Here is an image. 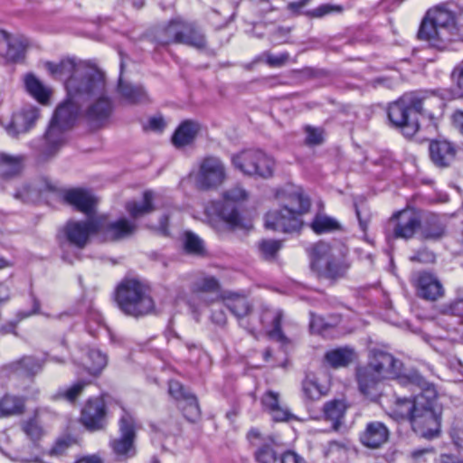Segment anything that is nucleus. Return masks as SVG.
Masks as SVG:
<instances>
[{
	"label": "nucleus",
	"instance_id": "45",
	"mask_svg": "<svg viewBox=\"0 0 463 463\" xmlns=\"http://www.w3.org/2000/svg\"><path fill=\"white\" fill-rule=\"evenodd\" d=\"M282 247V243L278 240H262L258 244L259 252L262 259L265 260H274L277 258L278 252Z\"/></svg>",
	"mask_w": 463,
	"mask_h": 463
},
{
	"label": "nucleus",
	"instance_id": "47",
	"mask_svg": "<svg viewBox=\"0 0 463 463\" xmlns=\"http://www.w3.org/2000/svg\"><path fill=\"white\" fill-rule=\"evenodd\" d=\"M311 228L316 233L321 234L337 230L339 223L335 219L329 216L317 215L311 223Z\"/></svg>",
	"mask_w": 463,
	"mask_h": 463
},
{
	"label": "nucleus",
	"instance_id": "54",
	"mask_svg": "<svg viewBox=\"0 0 463 463\" xmlns=\"http://www.w3.org/2000/svg\"><path fill=\"white\" fill-rule=\"evenodd\" d=\"M87 385L84 382H78L67 390L59 392L56 396L64 398L70 402H73L80 395L84 387Z\"/></svg>",
	"mask_w": 463,
	"mask_h": 463
},
{
	"label": "nucleus",
	"instance_id": "37",
	"mask_svg": "<svg viewBox=\"0 0 463 463\" xmlns=\"http://www.w3.org/2000/svg\"><path fill=\"white\" fill-rule=\"evenodd\" d=\"M180 44L203 50L206 47L207 41L204 33L198 26L194 23L185 21Z\"/></svg>",
	"mask_w": 463,
	"mask_h": 463
},
{
	"label": "nucleus",
	"instance_id": "62",
	"mask_svg": "<svg viewBox=\"0 0 463 463\" xmlns=\"http://www.w3.org/2000/svg\"><path fill=\"white\" fill-rule=\"evenodd\" d=\"M281 463H307L301 456L294 451H287L281 457Z\"/></svg>",
	"mask_w": 463,
	"mask_h": 463
},
{
	"label": "nucleus",
	"instance_id": "33",
	"mask_svg": "<svg viewBox=\"0 0 463 463\" xmlns=\"http://www.w3.org/2000/svg\"><path fill=\"white\" fill-rule=\"evenodd\" d=\"M199 130L200 126L197 122L184 120L175 129L172 137L173 145L178 148L190 145L195 139Z\"/></svg>",
	"mask_w": 463,
	"mask_h": 463
},
{
	"label": "nucleus",
	"instance_id": "46",
	"mask_svg": "<svg viewBox=\"0 0 463 463\" xmlns=\"http://www.w3.org/2000/svg\"><path fill=\"white\" fill-rule=\"evenodd\" d=\"M87 356L89 363H85V366L91 374L99 373L107 364V356L99 350L91 349Z\"/></svg>",
	"mask_w": 463,
	"mask_h": 463
},
{
	"label": "nucleus",
	"instance_id": "35",
	"mask_svg": "<svg viewBox=\"0 0 463 463\" xmlns=\"http://www.w3.org/2000/svg\"><path fill=\"white\" fill-rule=\"evenodd\" d=\"M25 402L26 399L23 396L5 394L0 400V419L24 414Z\"/></svg>",
	"mask_w": 463,
	"mask_h": 463
},
{
	"label": "nucleus",
	"instance_id": "41",
	"mask_svg": "<svg viewBox=\"0 0 463 463\" xmlns=\"http://www.w3.org/2000/svg\"><path fill=\"white\" fill-rule=\"evenodd\" d=\"M345 410V402L340 400L330 401L324 405L325 419L332 422L334 430H338Z\"/></svg>",
	"mask_w": 463,
	"mask_h": 463
},
{
	"label": "nucleus",
	"instance_id": "57",
	"mask_svg": "<svg viewBox=\"0 0 463 463\" xmlns=\"http://www.w3.org/2000/svg\"><path fill=\"white\" fill-rule=\"evenodd\" d=\"M169 393L176 400H185V396L187 394H191L189 392L185 391L183 385L177 381H170L169 382Z\"/></svg>",
	"mask_w": 463,
	"mask_h": 463
},
{
	"label": "nucleus",
	"instance_id": "51",
	"mask_svg": "<svg viewBox=\"0 0 463 463\" xmlns=\"http://www.w3.org/2000/svg\"><path fill=\"white\" fill-rule=\"evenodd\" d=\"M344 8L342 5L324 4L312 10L307 11L305 15L309 18H323L333 13L341 14Z\"/></svg>",
	"mask_w": 463,
	"mask_h": 463
},
{
	"label": "nucleus",
	"instance_id": "59",
	"mask_svg": "<svg viewBox=\"0 0 463 463\" xmlns=\"http://www.w3.org/2000/svg\"><path fill=\"white\" fill-rule=\"evenodd\" d=\"M306 142L308 145H318L322 142V133L318 128L307 126L306 128Z\"/></svg>",
	"mask_w": 463,
	"mask_h": 463
},
{
	"label": "nucleus",
	"instance_id": "30",
	"mask_svg": "<svg viewBox=\"0 0 463 463\" xmlns=\"http://www.w3.org/2000/svg\"><path fill=\"white\" fill-rule=\"evenodd\" d=\"M426 14L438 28L448 35V39L453 34L456 30V18L453 12L442 6H438L429 10Z\"/></svg>",
	"mask_w": 463,
	"mask_h": 463
},
{
	"label": "nucleus",
	"instance_id": "7",
	"mask_svg": "<svg viewBox=\"0 0 463 463\" xmlns=\"http://www.w3.org/2000/svg\"><path fill=\"white\" fill-rule=\"evenodd\" d=\"M119 437L109 441V447L119 461H125L133 458L136 453V430L137 423L134 416L128 411L122 410L118 420Z\"/></svg>",
	"mask_w": 463,
	"mask_h": 463
},
{
	"label": "nucleus",
	"instance_id": "39",
	"mask_svg": "<svg viewBox=\"0 0 463 463\" xmlns=\"http://www.w3.org/2000/svg\"><path fill=\"white\" fill-rule=\"evenodd\" d=\"M270 317L271 318V326L272 329L269 331V335L271 339H274L281 344H288L289 341L288 337L284 335L281 328V322L283 319V311L280 309L276 310H268L261 317V322L265 323Z\"/></svg>",
	"mask_w": 463,
	"mask_h": 463
},
{
	"label": "nucleus",
	"instance_id": "1",
	"mask_svg": "<svg viewBox=\"0 0 463 463\" xmlns=\"http://www.w3.org/2000/svg\"><path fill=\"white\" fill-rule=\"evenodd\" d=\"M401 385L418 388L420 392L411 398H397L391 408V416L407 420L413 432L425 439H434L441 432V407L437 392L419 373L410 372L397 379Z\"/></svg>",
	"mask_w": 463,
	"mask_h": 463
},
{
	"label": "nucleus",
	"instance_id": "34",
	"mask_svg": "<svg viewBox=\"0 0 463 463\" xmlns=\"http://www.w3.org/2000/svg\"><path fill=\"white\" fill-rule=\"evenodd\" d=\"M418 38L429 42L433 46H437L439 42L449 40L448 35L438 28L433 21L429 19L427 14L420 24Z\"/></svg>",
	"mask_w": 463,
	"mask_h": 463
},
{
	"label": "nucleus",
	"instance_id": "60",
	"mask_svg": "<svg viewBox=\"0 0 463 463\" xmlns=\"http://www.w3.org/2000/svg\"><path fill=\"white\" fill-rule=\"evenodd\" d=\"M311 0H299L296 2H290L287 5V9L293 15H301L304 14L307 11H303V9L309 4Z\"/></svg>",
	"mask_w": 463,
	"mask_h": 463
},
{
	"label": "nucleus",
	"instance_id": "44",
	"mask_svg": "<svg viewBox=\"0 0 463 463\" xmlns=\"http://www.w3.org/2000/svg\"><path fill=\"white\" fill-rule=\"evenodd\" d=\"M227 308L238 318H241L249 314L250 306L245 297L232 295L225 302Z\"/></svg>",
	"mask_w": 463,
	"mask_h": 463
},
{
	"label": "nucleus",
	"instance_id": "58",
	"mask_svg": "<svg viewBox=\"0 0 463 463\" xmlns=\"http://www.w3.org/2000/svg\"><path fill=\"white\" fill-rule=\"evenodd\" d=\"M71 446V441L67 439H58L53 447L49 450L50 456L60 457L65 454Z\"/></svg>",
	"mask_w": 463,
	"mask_h": 463
},
{
	"label": "nucleus",
	"instance_id": "38",
	"mask_svg": "<svg viewBox=\"0 0 463 463\" xmlns=\"http://www.w3.org/2000/svg\"><path fill=\"white\" fill-rule=\"evenodd\" d=\"M153 201L154 193L152 191H146L143 194L142 202H128L126 203V210L130 217L136 220L152 213L155 210Z\"/></svg>",
	"mask_w": 463,
	"mask_h": 463
},
{
	"label": "nucleus",
	"instance_id": "16",
	"mask_svg": "<svg viewBox=\"0 0 463 463\" xmlns=\"http://www.w3.org/2000/svg\"><path fill=\"white\" fill-rule=\"evenodd\" d=\"M409 98L411 99V107H412L415 116L420 114L432 118L438 112H440L444 107L442 98L433 91L419 90L411 92L409 93Z\"/></svg>",
	"mask_w": 463,
	"mask_h": 463
},
{
	"label": "nucleus",
	"instance_id": "40",
	"mask_svg": "<svg viewBox=\"0 0 463 463\" xmlns=\"http://www.w3.org/2000/svg\"><path fill=\"white\" fill-rule=\"evenodd\" d=\"M24 160V156H11L5 153L0 154V176L10 178L16 175L22 168Z\"/></svg>",
	"mask_w": 463,
	"mask_h": 463
},
{
	"label": "nucleus",
	"instance_id": "29",
	"mask_svg": "<svg viewBox=\"0 0 463 463\" xmlns=\"http://www.w3.org/2000/svg\"><path fill=\"white\" fill-rule=\"evenodd\" d=\"M446 230V224L441 217L429 213L421 214L420 232L423 238L437 240L441 238Z\"/></svg>",
	"mask_w": 463,
	"mask_h": 463
},
{
	"label": "nucleus",
	"instance_id": "26",
	"mask_svg": "<svg viewBox=\"0 0 463 463\" xmlns=\"http://www.w3.org/2000/svg\"><path fill=\"white\" fill-rule=\"evenodd\" d=\"M184 20L179 18L169 21L166 25L156 30L154 36L155 41L161 46L171 43L180 44L184 33Z\"/></svg>",
	"mask_w": 463,
	"mask_h": 463
},
{
	"label": "nucleus",
	"instance_id": "2",
	"mask_svg": "<svg viewBox=\"0 0 463 463\" xmlns=\"http://www.w3.org/2000/svg\"><path fill=\"white\" fill-rule=\"evenodd\" d=\"M45 67L53 77L65 79L66 90L74 100L99 94L104 88V74L101 71L77 64L71 59L62 60L59 63L48 61Z\"/></svg>",
	"mask_w": 463,
	"mask_h": 463
},
{
	"label": "nucleus",
	"instance_id": "48",
	"mask_svg": "<svg viewBox=\"0 0 463 463\" xmlns=\"http://www.w3.org/2000/svg\"><path fill=\"white\" fill-rule=\"evenodd\" d=\"M181 408L184 417L190 421H194L200 416L198 401L194 394H187L185 396Z\"/></svg>",
	"mask_w": 463,
	"mask_h": 463
},
{
	"label": "nucleus",
	"instance_id": "50",
	"mask_svg": "<svg viewBox=\"0 0 463 463\" xmlns=\"http://www.w3.org/2000/svg\"><path fill=\"white\" fill-rule=\"evenodd\" d=\"M271 443H273V439H269V442L261 443L258 446L259 448L255 452V458L258 463H275L277 458Z\"/></svg>",
	"mask_w": 463,
	"mask_h": 463
},
{
	"label": "nucleus",
	"instance_id": "17",
	"mask_svg": "<svg viewBox=\"0 0 463 463\" xmlns=\"http://www.w3.org/2000/svg\"><path fill=\"white\" fill-rule=\"evenodd\" d=\"M69 129L51 119L41 143H33L41 155L50 156L56 153L66 141V132Z\"/></svg>",
	"mask_w": 463,
	"mask_h": 463
},
{
	"label": "nucleus",
	"instance_id": "13",
	"mask_svg": "<svg viewBox=\"0 0 463 463\" xmlns=\"http://www.w3.org/2000/svg\"><path fill=\"white\" fill-rule=\"evenodd\" d=\"M421 213L414 209H405L392 215L390 224H393L392 235L395 239L409 240L420 231Z\"/></svg>",
	"mask_w": 463,
	"mask_h": 463
},
{
	"label": "nucleus",
	"instance_id": "9",
	"mask_svg": "<svg viewBox=\"0 0 463 463\" xmlns=\"http://www.w3.org/2000/svg\"><path fill=\"white\" fill-rule=\"evenodd\" d=\"M409 94L390 105L388 118L392 125L402 129L406 137H411L419 130L418 116H415L410 104Z\"/></svg>",
	"mask_w": 463,
	"mask_h": 463
},
{
	"label": "nucleus",
	"instance_id": "63",
	"mask_svg": "<svg viewBox=\"0 0 463 463\" xmlns=\"http://www.w3.org/2000/svg\"><path fill=\"white\" fill-rule=\"evenodd\" d=\"M288 58V55L287 53H283L280 55L269 54L267 56V63L272 67H279L286 62Z\"/></svg>",
	"mask_w": 463,
	"mask_h": 463
},
{
	"label": "nucleus",
	"instance_id": "24",
	"mask_svg": "<svg viewBox=\"0 0 463 463\" xmlns=\"http://www.w3.org/2000/svg\"><path fill=\"white\" fill-rule=\"evenodd\" d=\"M389 430L381 421L368 422L360 433L361 443L369 449H378L385 444L389 439Z\"/></svg>",
	"mask_w": 463,
	"mask_h": 463
},
{
	"label": "nucleus",
	"instance_id": "32",
	"mask_svg": "<svg viewBox=\"0 0 463 463\" xmlns=\"http://www.w3.org/2000/svg\"><path fill=\"white\" fill-rule=\"evenodd\" d=\"M118 91L120 98L128 104H139L148 100V95L141 85H134L119 78Z\"/></svg>",
	"mask_w": 463,
	"mask_h": 463
},
{
	"label": "nucleus",
	"instance_id": "52",
	"mask_svg": "<svg viewBox=\"0 0 463 463\" xmlns=\"http://www.w3.org/2000/svg\"><path fill=\"white\" fill-rule=\"evenodd\" d=\"M302 390L305 396L310 400H317L323 395L317 382L311 378H306L303 381Z\"/></svg>",
	"mask_w": 463,
	"mask_h": 463
},
{
	"label": "nucleus",
	"instance_id": "42",
	"mask_svg": "<svg viewBox=\"0 0 463 463\" xmlns=\"http://www.w3.org/2000/svg\"><path fill=\"white\" fill-rule=\"evenodd\" d=\"M24 84L26 90L37 101H39L42 104H45L48 102L51 90L48 88H46L34 75H26L24 79Z\"/></svg>",
	"mask_w": 463,
	"mask_h": 463
},
{
	"label": "nucleus",
	"instance_id": "19",
	"mask_svg": "<svg viewBox=\"0 0 463 463\" xmlns=\"http://www.w3.org/2000/svg\"><path fill=\"white\" fill-rule=\"evenodd\" d=\"M39 117L38 108L25 105L13 115L11 121L5 127V130L12 137L26 133L34 127Z\"/></svg>",
	"mask_w": 463,
	"mask_h": 463
},
{
	"label": "nucleus",
	"instance_id": "11",
	"mask_svg": "<svg viewBox=\"0 0 463 463\" xmlns=\"http://www.w3.org/2000/svg\"><path fill=\"white\" fill-rule=\"evenodd\" d=\"M57 418V413L47 407L36 408L33 415L20 423V428L26 438L32 442L33 448L39 446V442L45 436L47 425Z\"/></svg>",
	"mask_w": 463,
	"mask_h": 463
},
{
	"label": "nucleus",
	"instance_id": "56",
	"mask_svg": "<svg viewBox=\"0 0 463 463\" xmlns=\"http://www.w3.org/2000/svg\"><path fill=\"white\" fill-rule=\"evenodd\" d=\"M455 98L463 97V61L452 72Z\"/></svg>",
	"mask_w": 463,
	"mask_h": 463
},
{
	"label": "nucleus",
	"instance_id": "22",
	"mask_svg": "<svg viewBox=\"0 0 463 463\" xmlns=\"http://www.w3.org/2000/svg\"><path fill=\"white\" fill-rule=\"evenodd\" d=\"M91 95H88L79 100L70 98L67 93L66 100L55 110L52 119L70 129L75 122L82 105L87 102Z\"/></svg>",
	"mask_w": 463,
	"mask_h": 463
},
{
	"label": "nucleus",
	"instance_id": "64",
	"mask_svg": "<svg viewBox=\"0 0 463 463\" xmlns=\"http://www.w3.org/2000/svg\"><path fill=\"white\" fill-rule=\"evenodd\" d=\"M434 463H463V460L453 455L442 454L435 459Z\"/></svg>",
	"mask_w": 463,
	"mask_h": 463
},
{
	"label": "nucleus",
	"instance_id": "49",
	"mask_svg": "<svg viewBox=\"0 0 463 463\" xmlns=\"http://www.w3.org/2000/svg\"><path fill=\"white\" fill-rule=\"evenodd\" d=\"M15 370L17 372L25 373L27 374H35L42 369V363L32 356L23 357L16 364Z\"/></svg>",
	"mask_w": 463,
	"mask_h": 463
},
{
	"label": "nucleus",
	"instance_id": "15",
	"mask_svg": "<svg viewBox=\"0 0 463 463\" xmlns=\"http://www.w3.org/2000/svg\"><path fill=\"white\" fill-rule=\"evenodd\" d=\"M64 232L70 244L78 249H83L91 235L99 234L98 219L89 217L86 221L69 222Z\"/></svg>",
	"mask_w": 463,
	"mask_h": 463
},
{
	"label": "nucleus",
	"instance_id": "55",
	"mask_svg": "<svg viewBox=\"0 0 463 463\" xmlns=\"http://www.w3.org/2000/svg\"><path fill=\"white\" fill-rule=\"evenodd\" d=\"M354 207H355V213H356V217L358 219L359 226H360L361 230L364 232H365L367 231L369 223L371 222L372 214L365 204H362L360 206L355 204Z\"/></svg>",
	"mask_w": 463,
	"mask_h": 463
},
{
	"label": "nucleus",
	"instance_id": "20",
	"mask_svg": "<svg viewBox=\"0 0 463 463\" xmlns=\"http://www.w3.org/2000/svg\"><path fill=\"white\" fill-rule=\"evenodd\" d=\"M106 406L100 398L90 399L81 411L80 420L90 430H99L106 425Z\"/></svg>",
	"mask_w": 463,
	"mask_h": 463
},
{
	"label": "nucleus",
	"instance_id": "53",
	"mask_svg": "<svg viewBox=\"0 0 463 463\" xmlns=\"http://www.w3.org/2000/svg\"><path fill=\"white\" fill-rule=\"evenodd\" d=\"M184 249L192 254H201L203 251V241L193 232L185 233Z\"/></svg>",
	"mask_w": 463,
	"mask_h": 463
},
{
	"label": "nucleus",
	"instance_id": "4",
	"mask_svg": "<svg viewBox=\"0 0 463 463\" xmlns=\"http://www.w3.org/2000/svg\"><path fill=\"white\" fill-rule=\"evenodd\" d=\"M310 207V200L301 188L289 193L287 202L279 210L270 211L265 217V227L277 232H293L302 226L301 215Z\"/></svg>",
	"mask_w": 463,
	"mask_h": 463
},
{
	"label": "nucleus",
	"instance_id": "27",
	"mask_svg": "<svg viewBox=\"0 0 463 463\" xmlns=\"http://www.w3.org/2000/svg\"><path fill=\"white\" fill-rule=\"evenodd\" d=\"M429 150L431 161L439 167L449 166L456 156L454 146L447 140L431 141Z\"/></svg>",
	"mask_w": 463,
	"mask_h": 463
},
{
	"label": "nucleus",
	"instance_id": "36",
	"mask_svg": "<svg viewBox=\"0 0 463 463\" xmlns=\"http://www.w3.org/2000/svg\"><path fill=\"white\" fill-rule=\"evenodd\" d=\"M279 394L273 391H268L262 397V405L271 414L272 418L276 421L288 420L291 414L287 410L282 408L279 402Z\"/></svg>",
	"mask_w": 463,
	"mask_h": 463
},
{
	"label": "nucleus",
	"instance_id": "28",
	"mask_svg": "<svg viewBox=\"0 0 463 463\" xmlns=\"http://www.w3.org/2000/svg\"><path fill=\"white\" fill-rule=\"evenodd\" d=\"M419 296L427 300H436L443 295L439 280L432 274L420 273L417 279Z\"/></svg>",
	"mask_w": 463,
	"mask_h": 463
},
{
	"label": "nucleus",
	"instance_id": "23",
	"mask_svg": "<svg viewBox=\"0 0 463 463\" xmlns=\"http://www.w3.org/2000/svg\"><path fill=\"white\" fill-rule=\"evenodd\" d=\"M385 378L375 372L369 364L358 367L356 380L360 392L371 399L378 395V384Z\"/></svg>",
	"mask_w": 463,
	"mask_h": 463
},
{
	"label": "nucleus",
	"instance_id": "18",
	"mask_svg": "<svg viewBox=\"0 0 463 463\" xmlns=\"http://www.w3.org/2000/svg\"><path fill=\"white\" fill-rule=\"evenodd\" d=\"M219 289V281L214 277L196 279L191 286V296L187 301L193 312H198L201 307L209 304V300L204 298L205 294L217 293Z\"/></svg>",
	"mask_w": 463,
	"mask_h": 463
},
{
	"label": "nucleus",
	"instance_id": "3",
	"mask_svg": "<svg viewBox=\"0 0 463 463\" xmlns=\"http://www.w3.org/2000/svg\"><path fill=\"white\" fill-rule=\"evenodd\" d=\"M48 194H61L65 203L88 217H91L94 213L96 200L89 191L80 188L61 191L55 184L46 178L33 185L23 186L14 194V197L25 203H34L46 197Z\"/></svg>",
	"mask_w": 463,
	"mask_h": 463
},
{
	"label": "nucleus",
	"instance_id": "61",
	"mask_svg": "<svg viewBox=\"0 0 463 463\" xmlns=\"http://www.w3.org/2000/svg\"><path fill=\"white\" fill-rule=\"evenodd\" d=\"M165 127V122L162 117H154L148 120L146 128L155 132H161Z\"/></svg>",
	"mask_w": 463,
	"mask_h": 463
},
{
	"label": "nucleus",
	"instance_id": "6",
	"mask_svg": "<svg viewBox=\"0 0 463 463\" xmlns=\"http://www.w3.org/2000/svg\"><path fill=\"white\" fill-rule=\"evenodd\" d=\"M116 301L124 314L134 317L146 316L155 309L146 287L136 279H127L118 287Z\"/></svg>",
	"mask_w": 463,
	"mask_h": 463
},
{
	"label": "nucleus",
	"instance_id": "14",
	"mask_svg": "<svg viewBox=\"0 0 463 463\" xmlns=\"http://www.w3.org/2000/svg\"><path fill=\"white\" fill-rule=\"evenodd\" d=\"M99 223V235L105 241H116L132 236L137 230L135 222L127 218L109 221L106 217H97Z\"/></svg>",
	"mask_w": 463,
	"mask_h": 463
},
{
	"label": "nucleus",
	"instance_id": "12",
	"mask_svg": "<svg viewBox=\"0 0 463 463\" xmlns=\"http://www.w3.org/2000/svg\"><path fill=\"white\" fill-rule=\"evenodd\" d=\"M248 194L240 185H234L223 193V202L216 203L218 215L232 228H244L241 218L232 203L243 202L247 199Z\"/></svg>",
	"mask_w": 463,
	"mask_h": 463
},
{
	"label": "nucleus",
	"instance_id": "21",
	"mask_svg": "<svg viewBox=\"0 0 463 463\" xmlns=\"http://www.w3.org/2000/svg\"><path fill=\"white\" fill-rule=\"evenodd\" d=\"M368 364L375 372L385 379L395 377L400 370L401 363L386 351L373 348L369 352Z\"/></svg>",
	"mask_w": 463,
	"mask_h": 463
},
{
	"label": "nucleus",
	"instance_id": "10",
	"mask_svg": "<svg viewBox=\"0 0 463 463\" xmlns=\"http://www.w3.org/2000/svg\"><path fill=\"white\" fill-rule=\"evenodd\" d=\"M226 178L224 164L216 156L204 157L195 175L196 186L203 190L220 186Z\"/></svg>",
	"mask_w": 463,
	"mask_h": 463
},
{
	"label": "nucleus",
	"instance_id": "5",
	"mask_svg": "<svg viewBox=\"0 0 463 463\" xmlns=\"http://www.w3.org/2000/svg\"><path fill=\"white\" fill-rule=\"evenodd\" d=\"M310 268L319 277L337 280L345 277L351 264L346 251L335 249L328 243L319 241L310 250Z\"/></svg>",
	"mask_w": 463,
	"mask_h": 463
},
{
	"label": "nucleus",
	"instance_id": "43",
	"mask_svg": "<svg viewBox=\"0 0 463 463\" xmlns=\"http://www.w3.org/2000/svg\"><path fill=\"white\" fill-rule=\"evenodd\" d=\"M354 351L347 347L336 348L328 351L325 358L326 362L334 368L345 367L354 360Z\"/></svg>",
	"mask_w": 463,
	"mask_h": 463
},
{
	"label": "nucleus",
	"instance_id": "8",
	"mask_svg": "<svg viewBox=\"0 0 463 463\" xmlns=\"http://www.w3.org/2000/svg\"><path fill=\"white\" fill-rule=\"evenodd\" d=\"M232 161L233 165L245 175L268 178L273 174V159L260 150H243L234 155Z\"/></svg>",
	"mask_w": 463,
	"mask_h": 463
},
{
	"label": "nucleus",
	"instance_id": "25",
	"mask_svg": "<svg viewBox=\"0 0 463 463\" xmlns=\"http://www.w3.org/2000/svg\"><path fill=\"white\" fill-rule=\"evenodd\" d=\"M29 42L24 36L11 37L6 32L0 31V52L6 46V60L20 61L24 60Z\"/></svg>",
	"mask_w": 463,
	"mask_h": 463
},
{
	"label": "nucleus",
	"instance_id": "31",
	"mask_svg": "<svg viewBox=\"0 0 463 463\" xmlns=\"http://www.w3.org/2000/svg\"><path fill=\"white\" fill-rule=\"evenodd\" d=\"M104 90L105 87L100 93L91 95L90 98L87 100L90 101L91 99H97L95 102L91 104L87 109L86 115L90 120H105L109 117L112 111L111 102L106 96H104Z\"/></svg>",
	"mask_w": 463,
	"mask_h": 463
}]
</instances>
